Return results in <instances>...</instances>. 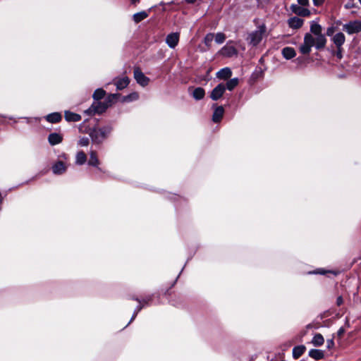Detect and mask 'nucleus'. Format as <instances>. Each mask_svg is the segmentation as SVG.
Here are the masks:
<instances>
[{"label":"nucleus","instance_id":"f257e3e1","mask_svg":"<svg viewBox=\"0 0 361 361\" xmlns=\"http://www.w3.org/2000/svg\"><path fill=\"white\" fill-rule=\"evenodd\" d=\"M112 130L110 126L90 129L88 134L94 144L99 145L107 138Z\"/></svg>","mask_w":361,"mask_h":361},{"label":"nucleus","instance_id":"f03ea898","mask_svg":"<svg viewBox=\"0 0 361 361\" xmlns=\"http://www.w3.org/2000/svg\"><path fill=\"white\" fill-rule=\"evenodd\" d=\"M267 31V27L265 24L259 25L256 30H254L248 34L247 41L248 44L255 47L258 45L262 41L264 35Z\"/></svg>","mask_w":361,"mask_h":361},{"label":"nucleus","instance_id":"7ed1b4c3","mask_svg":"<svg viewBox=\"0 0 361 361\" xmlns=\"http://www.w3.org/2000/svg\"><path fill=\"white\" fill-rule=\"evenodd\" d=\"M109 107V104L102 102H94L89 109L85 111L88 115H94L95 114H101L104 113Z\"/></svg>","mask_w":361,"mask_h":361},{"label":"nucleus","instance_id":"20e7f679","mask_svg":"<svg viewBox=\"0 0 361 361\" xmlns=\"http://www.w3.org/2000/svg\"><path fill=\"white\" fill-rule=\"evenodd\" d=\"M314 45V38L310 34H305L304 37V42L300 45L299 49L302 54H309L311 51V48Z\"/></svg>","mask_w":361,"mask_h":361},{"label":"nucleus","instance_id":"39448f33","mask_svg":"<svg viewBox=\"0 0 361 361\" xmlns=\"http://www.w3.org/2000/svg\"><path fill=\"white\" fill-rule=\"evenodd\" d=\"M343 30L349 35L361 32V21H351L343 26Z\"/></svg>","mask_w":361,"mask_h":361},{"label":"nucleus","instance_id":"423d86ee","mask_svg":"<svg viewBox=\"0 0 361 361\" xmlns=\"http://www.w3.org/2000/svg\"><path fill=\"white\" fill-rule=\"evenodd\" d=\"M226 90V86L224 83L219 84L211 92L210 97L212 100L216 101L221 97Z\"/></svg>","mask_w":361,"mask_h":361},{"label":"nucleus","instance_id":"0eeeda50","mask_svg":"<svg viewBox=\"0 0 361 361\" xmlns=\"http://www.w3.org/2000/svg\"><path fill=\"white\" fill-rule=\"evenodd\" d=\"M134 78L140 85L145 87L148 85L149 78L138 68L134 70Z\"/></svg>","mask_w":361,"mask_h":361},{"label":"nucleus","instance_id":"6e6552de","mask_svg":"<svg viewBox=\"0 0 361 361\" xmlns=\"http://www.w3.org/2000/svg\"><path fill=\"white\" fill-rule=\"evenodd\" d=\"M179 33L172 32L166 36V43L170 48H175L179 42Z\"/></svg>","mask_w":361,"mask_h":361},{"label":"nucleus","instance_id":"1a4fd4ad","mask_svg":"<svg viewBox=\"0 0 361 361\" xmlns=\"http://www.w3.org/2000/svg\"><path fill=\"white\" fill-rule=\"evenodd\" d=\"M219 53L225 57H232L238 54V51L233 46L226 44L221 49Z\"/></svg>","mask_w":361,"mask_h":361},{"label":"nucleus","instance_id":"9d476101","mask_svg":"<svg viewBox=\"0 0 361 361\" xmlns=\"http://www.w3.org/2000/svg\"><path fill=\"white\" fill-rule=\"evenodd\" d=\"M292 11L300 16H308L310 15V11L305 8L301 7L298 5H292L291 6Z\"/></svg>","mask_w":361,"mask_h":361},{"label":"nucleus","instance_id":"9b49d317","mask_svg":"<svg viewBox=\"0 0 361 361\" xmlns=\"http://www.w3.org/2000/svg\"><path fill=\"white\" fill-rule=\"evenodd\" d=\"M48 141L51 145L60 144L63 141V136L57 133H52L48 136Z\"/></svg>","mask_w":361,"mask_h":361},{"label":"nucleus","instance_id":"f8f14e48","mask_svg":"<svg viewBox=\"0 0 361 361\" xmlns=\"http://www.w3.org/2000/svg\"><path fill=\"white\" fill-rule=\"evenodd\" d=\"M314 47L317 49H322L325 47L326 44V39L323 34L315 35Z\"/></svg>","mask_w":361,"mask_h":361},{"label":"nucleus","instance_id":"ddd939ff","mask_svg":"<svg viewBox=\"0 0 361 361\" xmlns=\"http://www.w3.org/2000/svg\"><path fill=\"white\" fill-rule=\"evenodd\" d=\"M66 171V166L61 161L56 162L52 166V171L54 174L59 175L63 173Z\"/></svg>","mask_w":361,"mask_h":361},{"label":"nucleus","instance_id":"4468645a","mask_svg":"<svg viewBox=\"0 0 361 361\" xmlns=\"http://www.w3.org/2000/svg\"><path fill=\"white\" fill-rule=\"evenodd\" d=\"M290 27L293 29H298L302 27L303 24V20L298 17L290 18L288 21Z\"/></svg>","mask_w":361,"mask_h":361},{"label":"nucleus","instance_id":"2eb2a0df","mask_svg":"<svg viewBox=\"0 0 361 361\" xmlns=\"http://www.w3.org/2000/svg\"><path fill=\"white\" fill-rule=\"evenodd\" d=\"M332 39L334 43L339 50L341 46L344 44L345 37L343 33L338 32L334 36Z\"/></svg>","mask_w":361,"mask_h":361},{"label":"nucleus","instance_id":"dca6fc26","mask_svg":"<svg viewBox=\"0 0 361 361\" xmlns=\"http://www.w3.org/2000/svg\"><path fill=\"white\" fill-rule=\"evenodd\" d=\"M130 82V80L128 77H123L121 78L116 79L114 82L116 89L121 90L126 88Z\"/></svg>","mask_w":361,"mask_h":361},{"label":"nucleus","instance_id":"f3484780","mask_svg":"<svg viewBox=\"0 0 361 361\" xmlns=\"http://www.w3.org/2000/svg\"><path fill=\"white\" fill-rule=\"evenodd\" d=\"M232 75V72L229 68H224L216 73V77L219 79L227 80Z\"/></svg>","mask_w":361,"mask_h":361},{"label":"nucleus","instance_id":"a211bd4d","mask_svg":"<svg viewBox=\"0 0 361 361\" xmlns=\"http://www.w3.org/2000/svg\"><path fill=\"white\" fill-rule=\"evenodd\" d=\"M224 110L222 106H218L214 111L212 121L215 123L219 122L224 116Z\"/></svg>","mask_w":361,"mask_h":361},{"label":"nucleus","instance_id":"6ab92c4d","mask_svg":"<svg viewBox=\"0 0 361 361\" xmlns=\"http://www.w3.org/2000/svg\"><path fill=\"white\" fill-rule=\"evenodd\" d=\"M61 118L62 117L61 114L58 112L49 114L46 116V120L51 123H59V121H61Z\"/></svg>","mask_w":361,"mask_h":361},{"label":"nucleus","instance_id":"aec40b11","mask_svg":"<svg viewBox=\"0 0 361 361\" xmlns=\"http://www.w3.org/2000/svg\"><path fill=\"white\" fill-rule=\"evenodd\" d=\"M281 52L283 57L286 59H290L296 55L295 49L289 47L283 48Z\"/></svg>","mask_w":361,"mask_h":361},{"label":"nucleus","instance_id":"412c9836","mask_svg":"<svg viewBox=\"0 0 361 361\" xmlns=\"http://www.w3.org/2000/svg\"><path fill=\"white\" fill-rule=\"evenodd\" d=\"M65 119L67 121L77 122L81 119V116L71 111H65Z\"/></svg>","mask_w":361,"mask_h":361},{"label":"nucleus","instance_id":"4be33fe9","mask_svg":"<svg viewBox=\"0 0 361 361\" xmlns=\"http://www.w3.org/2000/svg\"><path fill=\"white\" fill-rule=\"evenodd\" d=\"M89 165L93 166H98L99 164V161L97 158V152L94 150H91L90 152V159L88 161Z\"/></svg>","mask_w":361,"mask_h":361},{"label":"nucleus","instance_id":"5701e85b","mask_svg":"<svg viewBox=\"0 0 361 361\" xmlns=\"http://www.w3.org/2000/svg\"><path fill=\"white\" fill-rule=\"evenodd\" d=\"M148 17V13L142 11L135 13L133 16V19L135 23H138Z\"/></svg>","mask_w":361,"mask_h":361},{"label":"nucleus","instance_id":"b1692460","mask_svg":"<svg viewBox=\"0 0 361 361\" xmlns=\"http://www.w3.org/2000/svg\"><path fill=\"white\" fill-rule=\"evenodd\" d=\"M305 347L304 345H298L293 349V357L298 359L305 353Z\"/></svg>","mask_w":361,"mask_h":361},{"label":"nucleus","instance_id":"393cba45","mask_svg":"<svg viewBox=\"0 0 361 361\" xmlns=\"http://www.w3.org/2000/svg\"><path fill=\"white\" fill-rule=\"evenodd\" d=\"M309 355L315 360H319L323 358L324 353L321 350L312 349L309 352Z\"/></svg>","mask_w":361,"mask_h":361},{"label":"nucleus","instance_id":"a878e982","mask_svg":"<svg viewBox=\"0 0 361 361\" xmlns=\"http://www.w3.org/2000/svg\"><path fill=\"white\" fill-rule=\"evenodd\" d=\"M87 156L82 151L78 152L75 157V163L78 165H82L86 162Z\"/></svg>","mask_w":361,"mask_h":361},{"label":"nucleus","instance_id":"bb28decb","mask_svg":"<svg viewBox=\"0 0 361 361\" xmlns=\"http://www.w3.org/2000/svg\"><path fill=\"white\" fill-rule=\"evenodd\" d=\"M324 337L320 334H315L312 341V343L314 346H321L324 344Z\"/></svg>","mask_w":361,"mask_h":361},{"label":"nucleus","instance_id":"cd10ccee","mask_svg":"<svg viewBox=\"0 0 361 361\" xmlns=\"http://www.w3.org/2000/svg\"><path fill=\"white\" fill-rule=\"evenodd\" d=\"M205 94L204 90L202 87H197L192 92V96L195 99H202Z\"/></svg>","mask_w":361,"mask_h":361},{"label":"nucleus","instance_id":"c85d7f7f","mask_svg":"<svg viewBox=\"0 0 361 361\" xmlns=\"http://www.w3.org/2000/svg\"><path fill=\"white\" fill-rule=\"evenodd\" d=\"M310 31L314 35H319L322 34V26L316 23H312L310 26Z\"/></svg>","mask_w":361,"mask_h":361},{"label":"nucleus","instance_id":"c756f323","mask_svg":"<svg viewBox=\"0 0 361 361\" xmlns=\"http://www.w3.org/2000/svg\"><path fill=\"white\" fill-rule=\"evenodd\" d=\"M238 79L237 78H232V79L229 80L225 85L226 90L227 89L230 91H231L238 85Z\"/></svg>","mask_w":361,"mask_h":361},{"label":"nucleus","instance_id":"7c9ffc66","mask_svg":"<svg viewBox=\"0 0 361 361\" xmlns=\"http://www.w3.org/2000/svg\"><path fill=\"white\" fill-rule=\"evenodd\" d=\"M139 95L137 92H132L130 94L123 97L121 101L123 102H130L133 101H135L138 99Z\"/></svg>","mask_w":361,"mask_h":361},{"label":"nucleus","instance_id":"2f4dec72","mask_svg":"<svg viewBox=\"0 0 361 361\" xmlns=\"http://www.w3.org/2000/svg\"><path fill=\"white\" fill-rule=\"evenodd\" d=\"M106 94V92L101 88L97 89L94 93H93V98L94 99L97 100V102H99V99H102Z\"/></svg>","mask_w":361,"mask_h":361},{"label":"nucleus","instance_id":"473e14b6","mask_svg":"<svg viewBox=\"0 0 361 361\" xmlns=\"http://www.w3.org/2000/svg\"><path fill=\"white\" fill-rule=\"evenodd\" d=\"M214 35L212 33H209L206 35L204 38V42L208 49L210 48L212 41L214 40Z\"/></svg>","mask_w":361,"mask_h":361},{"label":"nucleus","instance_id":"72a5a7b5","mask_svg":"<svg viewBox=\"0 0 361 361\" xmlns=\"http://www.w3.org/2000/svg\"><path fill=\"white\" fill-rule=\"evenodd\" d=\"M119 96V94H111L106 97L105 102H104L106 104H109V106H110L112 104L114 100L117 99Z\"/></svg>","mask_w":361,"mask_h":361},{"label":"nucleus","instance_id":"f704fd0d","mask_svg":"<svg viewBox=\"0 0 361 361\" xmlns=\"http://www.w3.org/2000/svg\"><path fill=\"white\" fill-rule=\"evenodd\" d=\"M214 39L217 44H222L226 39V35L222 32H218Z\"/></svg>","mask_w":361,"mask_h":361},{"label":"nucleus","instance_id":"c9c22d12","mask_svg":"<svg viewBox=\"0 0 361 361\" xmlns=\"http://www.w3.org/2000/svg\"><path fill=\"white\" fill-rule=\"evenodd\" d=\"M90 143L88 137H81L78 141V145L81 147H87Z\"/></svg>","mask_w":361,"mask_h":361},{"label":"nucleus","instance_id":"e433bc0d","mask_svg":"<svg viewBox=\"0 0 361 361\" xmlns=\"http://www.w3.org/2000/svg\"><path fill=\"white\" fill-rule=\"evenodd\" d=\"M356 7V4L353 0H348L345 4V8L347 9Z\"/></svg>","mask_w":361,"mask_h":361},{"label":"nucleus","instance_id":"4c0bfd02","mask_svg":"<svg viewBox=\"0 0 361 361\" xmlns=\"http://www.w3.org/2000/svg\"><path fill=\"white\" fill-rule=\"evenodd\" d=\"M315 6H319L323 4L325 0H312Z\"/></svg>","mask_w":361,"mask_h":361},{"label":"nucleus","instance_id":"58836bf2","mask_svg":"<svg viewBox=\"0 0 361 361\" xmlns=\"http://www.w3.org/2000/svg\"><path fill=\"white\" fill-rule=\"evenodd\" d=\"M343 303V299L342 296H338L336 299V305L341 306Z\"/></svg>","mask_w":361,"mask_h":361},{"label":"nucleus","instance_id":"ea45409f","mask_svg":"<svg viewBox=\"0 0 361 361\" xmlns=\"http://www.w3.org/2000/svg\"><path fill=\"white\" fill-rule=\"evenodd\" d=\"M300 5L307 6L309 4V0H298Z\"/></svg>","mask_w":361,"mask_h":361},{"label":"nucleus","instance_id":"a19ab883","mask_svg":"<svg viewBox=\"0 0 361 361\" xmlns=\"http://www.w3.org/2000/svg\"><path fill=\"white\" fill-rule=\"evenodd\" d=\"M334 32V28L333 27H329L326 30V35L328 36H331L333 35Z\"/></svg>","mask_w":361,"mask_h":361},{"label":"nucleus","instance_id":"79ce46f5","mask_svg":"<svg viewBox=\"0 0 361 361\" xmlns=\"http://www.w3.org/2000/svg\"><path fill=\"white\" fill-rule=\"evenodd\" d=\"M344 331H345L344 329H343V328H341V329L338 331V335L339 336H343V334H344Z\"/></svg>","mask_w":361,"mask_h":361},{"label":"nucleus","instance_id":"37998d69","mask_svg":"<svg viewBox=\"0 0 361 361\" xmlns=\"http://www.w3.org/2000/svg\"><path fill=\"white\" fill-rule=\"evenodd\" d=\"M140 0H131L132 4H136L137 2H139Z\"/></svg>","mask_w":361,"mask_h":361},{"label":"nucleus","instance_id":"c03bdc74","mask_svg":"<svg viewBox=\"0 0 361 361\" xmlns=\"http://www.w3.org/2000/svg\"><path fill=\"white\" fill-rule=\"evenodd\" d=\"M337 56L339 57V58H341L342 55H341V53L340 51H338Z\"/></svg>","mask_w":361,"mask_h":361},{"label":"nucleus","instance_id":"a18cd8bd","mask_svg":"<svg viewBox=\"0 0 361 361\" xmlns=\"http://www.w3.org/2000/svg\"><path fill=\"white\" fill-rule=\"evenodd\" d=\"M187 1L189 3H193L195 1V0H187Z\"/></svg>","mask_w":361,"mask_h":361},{"label":"nucleus","instance_id":"49530a36","mask_svg":"<svg viewBox=\"0 0 361 361\" xmlns=\"http://www.w3.org/2000/svg\"><path fill=\"white\" fill-rule=\"evenodd\" d=\"M136 314H137V312H136V313H135V314L132 317L131 320H133V319L135 318V317Z\"/></svg>","mask_w":361,"mask_h":361},{"label":"nucleus","instance_id":"de8ad7c7","mask_svg":"<svg viewBox=\"0 0 361 361\" xmlns=\"http://www.w3.org/2000/svg\"><path fill=\"white\" fill-rule=\"evenodd\" d=\"M141 309H142V307H140L137 309V312L138 311H140Z\"/></svg>","mask_w":361,"mask_h":361},{"label":"nucleus","instance_id":"09e8293b","mask_svg":"<svg viewBox=\"0 0 361 361\" xmlns=\"http://www.w3.org/2000/svg\"><path fill=\"white\" fill-rule=\"evenodd\" d=\"M359 1H360V4H361V0H359Z\"/></svg>","mask_w":361,"mask_h":361}]
</instances>
